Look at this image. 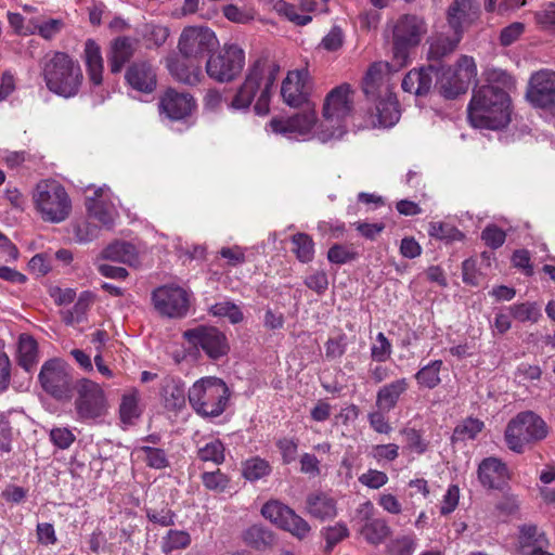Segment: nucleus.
Instances as JSON below:
<instances>
[{
    "mask_svg": "<svg viewBox=\"0 0 555 555\" xmlns=\"http://www.w3.org/2000/svg\"><path fill=\"white\" fill-rule=\"evenodd\" d=\"M353 112V91L349 83L333 88L325 96L323 121L315 130L321 142L339 139L345 133L346 120Z\"/></svg>",
    "mask_w": 555,
    "mask_h": 555,
    "instance_id": "3",
    "label": "nucleus"
},
{
    "mask_svg": "<svg viewBox=\"0 0 555 555\" xmlns=\"http://www.w3.org/2000/svg\"><path fill=\"white\" fill-rule=\"evenodd\" d=\"M486 82L473 92L468 121L475 128L499 130L511 121L509 92L515 80L507 72L492 68L486 73Z\"/></svg>",
    "mask_w": 555,
    "mask_h": 555,
    "instance_id": "1",
    "label": "nucleus"
},
{
    "mask_svg": "<svg viewBox=\"0 0 555 555\" xmlns=\"http://www.w3.org/2000/svg\"><path fill=\"white\" fill-rule=\"evenodd\" d=\"M527 99L533 106L555 113V72L541 69L533 73L529 79Z\"/></svg>",
    "mask_w": 555,
    "mask_h": 555,
    "instance_id": "20",
    "label": "nucleus"
},
{
    "mask_svg": "<svg viewBox=\"0 0 555 555\" xmlns=\"http://www.w3.org/2000/svg\"><path fill=\"white\" fill-rule=\"evenodd\" d=\"M197 455L203 462H212L214 464L219 465L224 462V446L218 439L212 440L199 448Z\"/></svg>",
    "mask_w": 555,
    "mask_h": 555,
    "instance_id": "49",
    "label": "nucleus"
},
{
    "mask_svg": "<svg viewBox=\"0 0 555 555\" xmlns=\"http://www.w3.org/2000/svg\"><path fill=\"white\" fill-rule=\"evenodd\" d=\"M409 389V382L402 377L382 386L376 393V408L382 411L393 410L401 396Z\"/></svg>",
    "mask_w": 555,
    "mask_h": 555,
    "instance_id": "29",
    "label": "nucleus"
},
{
    "mask_svg": "<svg viewBox=\"0 0 555 555\" xmlns=\"http://www.w3.org/2000/svg\"><path fill=\"white\" fill-rule=\"evenodd\" d=\"M64 23L60 18H50L42 23H34V28L29 29V34L38 33L46 40H51L61 33Z\"/></svg>",
    "mask_w": 555,
    "mask_h": 555,
    "instance_id": "54",
    "label": "nucleus"
},
{
    "mask_svg": "<svg viewBox=\"0 0 555 555\" xmlns=\"http://www.w3.org/2000/svg\"><path fill=\"white\" fill-rule=\"evenodd\" d=\"M83 62L90 82L100 86L103 81L104 62L101 48L93 39L85 42Z\"/></svg>",
    "mask_w": 555,
    "mask_h": 555,
    "instance_id": "30",
    "label": "nucleus"
},
{
    "mask_svg": "<svg viewBox=\"0 0 555 555\" xmlns=\"http://www.w3.org/2000/svg\"><path fill=\"white\" fill-rule=\"evenodd\" d=\"M191 543V537L183 530H169L162 541V551L169 554L172 551L185 548Z\"/></svg>",
    "mask_w": 555,
    "mask_h": 555,
    "instance_id": "44",
    "label": "nucleus"
},
{
    "mask_svg": "<svg viewBox=\"0 0 555 555\" xmlns=\"http://www.w3.org/2000/svg\"><path fill=\"white\" fill-rule=\"evenodd\" d=\"M219 46L216 34L207 26H186L178 40V51L186 60L198 61Z\"/></svg>",
    "mask_w": 555,
    "mask_h": 555,
    "instance_id": "13",
    "label": "nucleus"
},
{
    "mask_svg": "<svg viewBox=\"0 0 555 555\" xmlns=\"http://www.w3.org/2000/svg\"><path fill=\"white\" fill-rule=\"evenodd\" d=\"M245 66V52L236 43L224 44L217 53L209 55L206 62L207 76L220 83L236 79Z\"/></svg>",
    "mask_w": 555,
    "mask_h": 555,
    "instance_id": "10",
    "label": "nucleus"
},
{
    "mask_svg": "<svg viewBox=\"0 0 555 555\" xmlns=\"http://www.w3.org/2000/svg\"><path fill=\"white\" fill-rule=\"evenodd\" d=\"M162 397L165 408L168 410H180L185 405V387L180 379L168 378L165 380Z\"/></svg>",
    "mask_w": 555,
    "mask_h": 555,
    "instance_id": "33",
    "label": "nucleus"
},
{
    "mask_svg": "<svg viewBox=\"0 0 555 555\" xmlns=\"http://www.w3.org/2000/svg\"><path fill=\"white\" fill-rule=\"evenodd\" d=\"M369 454L377 463L392 462L399 456V447L396 443L376 444L371 448Z\"/></svg>",
    "mask_w": 555,
    "mask_h": 555,
    "instance_id": "58",
    "label": "nucleus"
},
{
    "mask_svg": "<svg viewBox=\"0 0 555 555\" xmlns=\"http://www.w3.org/2000/svg\"><path fill=\"white\" fill-rule=\"evenodd\" d=\"M169 37L168 27L159 24H146L143 38L147 42H152L154 47L163 46Z\"/></svg>",
    "mask_w": 555,
    "mask_h": 555,
    "instance_id": "57",
    "label": "nucleus"
},
{
    "mask_svg": "<svg viewBox=\"0 0 555 555\" xmlns=\"http://www.w3.org/2000/svg\"><path fill=\"white\" fill-rule=\"evenodd\" d=\"M428 234L431 237L447 242L462 241L464 238V234L459 229L443 222H431L429 224Z\"/></svg>",
    "mask_w": 555,
    "mask_h": 555,
    "instance_id": "48",
    "label": "nucleus"
},
{
    "mask_svg": "<svg viewBox=\"0 0 555 555\" xmlns=\"http://www.w3.org/2000/svg\"><path fill=\"white\" fill-rule=\"evenodd\" d=\"M443 367L442 360H434L422 366L414 375L421 388L434 389L441 383L440 372Z\"/></svg>",
    "mask_w": 555,
    "mask_h": 555,
    "instance_id": "37",
    "label": "nucleus"
},
{
    "mask_svg": "<svg viewBox=\"0 0 555 555\" xmlns=\"http://www.w3.org/2000/svg\"><path fill=\"white\" fill-rule=\"evenodd\" d=\"M42 77L51 92L66 99L78 94L83 80L79 63L64 52H55L46 59Z\"/></svg>",
    "mask_w": 555,
    "mask_h": 555,
    "instance_id": "4",
    "label": "nucleus"
},
{
    "mask_svg": "<svg viewBox=\"0 0 555 555\" xmlns=\"http://www.w3.org/2000/svg\"><path fill=\"white\" fill-rule=\"evenodd\" d=\"M518 542L522 552L534 545L547 546L548 540L545 533L535 525H524L519 528Z\"/></svg>",
    "mask_w": 555,
    "mask_h": 555,
    "instance_id": "40",
    "label": "nucleus"
},
{
    "mask_svg": "<svg viewBox=\"0 0 555 555\" xmlns=\"http://www.w3.org/2000/svg\"><path fill=\"white\" fill-rule=\"evenodd\" d=\"M146 516L150 521L163 527L172 526L175 524V513L168 507L160 509L147 508Z\"/></svg>",
    "mask_w": 555,
    "mask_h": 555,
    "instance_id": "64",
    "label": "nucleus"
},
{
    "mask_svg": "<svg viewBox=\"0 0 555 555\" xmlns=\"http://www.w3.org/2000/svg\"><path fill=\"white\" fill-rule=\"evenodd\" d=\"M42 389L56 400H70L74 383L69 366L60 359H51L43 363L39 373Z\"/></svg>",
    "mask_w": 555,
    "mask_h": 555,
    "instance_id": "12",
    "label": "nucleus"
},
{
    "mask_svg": "<svg viewBox=\"0 0 555 555\" xmlns=\"http://www.w3.org/2000/svg\"><path fill=\"white\" fill-rule=\"evenodd\" d=\"M279 66L267 68L261 60H257L248 69L243 83L237 89L228 107L232 111L247 112L257 92L259 96L254 111L259 116H266L270 112L271 89L276 79Z\"/></svg>",
    "mask_w": 555,
    "mask_h": 555,
    "instance_id": "2",
    "label": "nucleus"
},
{
    "mask_svg": "<svg viewBox=\"0 0 555 555\" xmlns=\"http://www.w3.org/2000/svg\"><path fill=\"white\" fill-rule=\"evenodd\" d=\"M192 409L203 417H217L228 405L230 390L227 384L214 376L196 380L188 391Z\"/></svg>",
    "mask_w": 555,
    "mask_h": 555,
    "instance_id": "6",
    "label": "nucleus"
},
{
    "mask_svg": "<svg viewBox=\"0 0 555 555\" xmlns=\"http://www.w3.org/2000/svg\"><path fill=\"white\" fill-rule=\"evenodd\" d=\"M358 254L351 247L335 244L327 251V259L335 264H345L357 258Z\"/></svg>",
    "mask_w": 555,
    "mask_h": 555,
    "instance_id": "56",
    "label": "nucleus"
},
{
    "mask_svg": "<svg viewBox=\"0 0 555 555\" xmlns=\"http://www.w3.org/2000/svg\"><path fill=\"white\" fill-rule=\"evenodd\" d=\"M92 302V295L88 292L80 294L76 304L70 310L63 313V321L67 325H75L81 323L87 314Z\"/></svg>",
    "mask_w": 555,
    "mask_h": 555,
    "instance_id": "43",
    "label": "nucleus"
},
{
    "mask_svg": "<svg viewBox=\"0 0 555 555\" xmlns=\"http://www.w3.org/2000/svg\"><path fill=\"white\" fill-rule=\"evenodd\" d=\"M547 434L546 423L534 412L526 411L508 422L504 437L509 450L522 453L527 446L543 440Z\"/></svg>",
    "mask_w": 555,
    "mask_h": 555,
    "instance_id": "7",
    "label": "nucleus"
},
{
    "mask_svg": "<svg viewBox=\"0 0 555 555\" xmlns=\"http://www.w3.org/2000/svg\"><path fill=\"white\" fill-rule=\"evenodd\" d=\"M392 352V346L389 339L384 333H378L375 341L371 346V357L374 361L385 362L387 361Z\"/></svg>",
    "mask_w": 555,
    "mask_h": 555,
    "instance_id": "55",
    "label": "nucleus"
},
{
    "mask_svg": "<svg viewBox=\"0 0 555 555\" xmlns=\"http://www.w3.org/2000/svg\"><path fill=\"white\" fill-rule=\"evenodd\" d=\"M274 10L279 15L299 26H305L312 21L309 14H299L294 4L283 0H279L274 3Z\"/></svg>",
    "mask_w": 555,
    "mask_h": 555,
    "instance_id": "46",
    "label": "nucleus"
},
{
    "mask_svg": "<svg viewBox=\"0 0 555 555\" xmlns=\"http://www.w3.org/2000/svg\"><path fill=\"white\" fill-rule=\"evenodd\" d=\"M125 79L132 89L152 93L157 86L156 68L147 61L133 62L127 68Z\"/></svg>",
    "mask_w": 555,
    "mask_h": 555,
    "instance_id": "24",
    "label": "nucleus"
},
{
    "mask_svg": "<svg viewBox=\"0 0 555 555\" xmlns=\"http://www.w3.org/2000/svg\"><path fill=\"white\" fill-rule=\"evenodd\" d=\"M482 428L483 423L481 421L469 417L455 427L453 438L455 440L475 439Z\"/></svg>",
    "mask_w": 555,
    "mask_h": 555,
    "instance_id": "53",
    "label": "nucleus"
},
{
    "mask_svg": "<svg viewBox=\"0 0 555 555\" xmlns=\"http://www.w3.org/2000/svg\"><path fill=\"white\" fill-rule=\"evenodd\" d=\"M102 257L107 260L133 266L138 262V251L134 245L128 242H115L108 245Z\"/></svg>",
    "mask_w": 555,
    "mask_h": 555,
    "instance_id": "35",
    "label": "nucleus"
},
{
    "mask_svg": "<svg viewBox=\"0 0 555 555\" xmlns=\"http://www.w3.org/2000/svg\"><path fill=\"white\" fill-rule=\"evenodd\" d=\"M166 66L170 75L179 82L194 86L201 81L202 72L199 66L188 65L177 57H168Z\"/></svg>",
    "mask_w": 555,
    "mask_h": 555,
    "instance_id": "32",
    "label": "nucleus"
},
{
    "mask_svg": "<svg viewBox=\"0 0 555 555\" xmlns=\"http://www.w3.org/2000/svg\"><path fill=\"white\" fill-rule=\"evenodd\" d=\"M511 315L519 322L535 323L541 317L540 308L534 302H522L509 308Z\"/></svg>",
    "mask_w": 555,
    "mask_h": 555,
    "instance_id": "47",
    "label": "nucleus"
},
{
    "mask_svg": "<svg viewBox=\"0 0 555 555\" xmlns=\"http://www.w3.org/2000/svg\"><path fill=\"white\" fill-rule=\"evenodd\" d=\"M415 547V539L411 535L397 538L388 545L389 552L392 555H412Z\"/></svg>",
    "mask_w": 555,
    "mask_h": 555,
    "instance_id": "62",
    "label": "nucleus"
},
{
    "mask_svg": "<svg viewBox=\"0 0 555 555\" xmlns=\"http://www.w3.org/2000/svg\"><path fill=\"white\" fill-rule=\"evenodd\" d=\"M86 207L90 219H94L105 228H111L118 214L112 202V193L106 185L93 190L92 196L86 197Z\"/></svg>",
    "mask_w": 555,
    "mask_h": 555,
    "instance_id": "22",
    "label": "nucleus"
},
{
    "mask_svg": "<svg viewBox=\"0 0 555 555\" xmlns=\"http://www.w3.org/2000/svg\"><path fill=\"white\" fill-rule=\"evenodd\" d=\"M195 106V100L190 93L178 92L172 88L167 89L159 100L160 115H165L170 120L186 118Z\"/></svg>",
    "mask_w": 555,
    "mask_h": 555,
    "instance_id": "23",
    "label": "nucleus"
},
{
    "mask_svg": "<svg viewBox=\"0 0 555 555\" xmlns=\"http://www.w3.org/2000/svg\"><path fill=\"white\" fill-rule=\"evenodd\" d=\"M271 472L269 463L260 457H253L243 464V476L250 481L259 480Z\"/></svg>",
    "mask_w": 555,
    "mask_h": 555,
    "instance_id": "45",
    "label": "nucleus"
},
{
    "mask_svg": "<svg viewBox=\"0 0 555 555\" xmlns=\"http://www.w3.org/2000/svg\"><path fill=\"white\" fill-rule=\"evenodd\" d=\"M139 41L134 38L120 36L111 42L108 63L112 73H119L125 64L134 55Z\"/></svg>",
    "mask_w": 555,
    "mask_h": 555,
    "instance_id": "27",
    "label": "nucleus"
},
{
    "mask_svg": "<svg viewBox=\"0 0 555 555\" xmlns=\"http://www.w3.org/2000/svg\"><path fill=\"white\" fill-rule=\"evenodd\" d=\"M204 487L214 492H223L230 483L229 477L220 469L214 472H205L201 476Z\"/></svg>",
    "mask_w": 555,
    "mask_h": 555,
    "instance_id": "52",
    "label": "nucleus"
},
{
    "mask_svg": "<svg viewBox=\"0 0 555 555\" xmlns=\"http://www.w3.org/2000/svg\"><path fill=\"white\" fill-rule=\"evenodd\" d=\"M427 33L425 21L415 14H403L392 27V59L395 66L401 68L408 64L409 53L418 46Z\"/></svg>",
    "mask_w": 555,
    "mask_h": 555,
    "instance_id": "8",
    "label": "nucleus"
},
{
    "mask_svg": "<svg viewBox=\"0 0 555 555\" xmlns=\"http://www.w3.org/2000/svg\"><path fill=\"white\" fill-rule=\"evenodd\" d=\"M155 310L163 317L181 319L186 315L190 306L189 293L176 285L157 287L152 294Z\"/></svg>",
    "mask_w": 555,
    "mask_h": 555,
    "instance_id": "15",
    "label": "nucleus"
},
{
    "mask_svg": "<svg viewBox=\"0 0 555 555\" xmlns=\"http://www.w3.org/2000/svg\"><path fill=\"white\" fill-rule=\"evenodd\" d=\"M17 362L27 372H30L38 362V344L28 334H22L18 337Z\"/></svg>",
    "mask_w": 555,
    "mask_h": 555,
    "instance_id": "34",
    "label": "nucleus"
},
{
    "mask_svg": "<svg viewBox=\"0 0 555 555\" xmlns=\"http://www.w3.org/2000/svg\"><path fill=\"white\" fill-rule=\"evenodd\" d=\"M183 338L194 348H201L210 359H219L229 351L225 335L214 326L199 325L183 333Z\"/></svg>",
    "mask_w": 555,
    "mask_h": 555,
    "instance_id": "17",
    "label": "nucleus"
},
{
    "mask_svg": "<svg viewBox=\"0 0 555 555\" xmlns=\"http://www.w3.org/2000/svg\"><path fill=\"white\" fill-rule=\"evenodd\" d=\"M478 16L479 7L474 0H454L448 11V21L451 28L461 34Z\"/></svg>",
    "mask_w": 555,
    "mask_h": 555,
    "instance_id": "26",
    "label": "nucleus"
},
{
    "mask_svg": "<svg viewBox=\"0 0 555 555\" xmlns=\"http://www.w3.org/2000/svg\"><path fill=\"white\" fill-rule=\"evenodd\" d=\"M261 515L299 540L306 539L311 531L310 525L302 517L278 500L268 501L261 508Z\"/></svg>",
    "mask_w": 555,
    "mask_h": 555,
    "instance_id": "14",
    "label": "nucleus"
},
{
    "mask_svg": "<svg viewBox=\"0 0 555 555\" xmlns=\"http://www.w3.org/2000/svg\"><path fill=\"white\" fill-rule=\"evenodd\" d=\"M312 90L310 74L307 68L289 70L282 81L281 95L286 105L300 107L310 105Z\"/></svg>",
    "mask_w": 555,
    "mask_h": 555,
    "instance_id": "19",
    "label": "nucleus"
},
{
    "mask_svg": "<svg viewBox=\"0 0 555 555\" xmlns=\"http://www.w3.org/2000/svg\"><path fill=\"white\" fill-rule=\"evenodd\" d=\"M134 453H137L139 457H142L151 468L164 469L169 466V461L163 449L151 446H140L134 450Z\"/></svg>",
    "mask_w": 555,
    "mask_h": 555,
    "instance_id": "41",
    "label": "nucleus"
},
{
    "mask_svg": "<svg viewBox=\"0 0 555 555\" xmlns=\"http://www.w3.org/2000/svg\"><path fill=\"white\" fill-rule=\"evenodd\" d=\"M139 391L131 389L122 395L121 402L119 405V416L124 424L131 425L141 415V409L139 406Z\"/></svg>",
    "mask_w": 555,
    "mask_h": 555,
    "instance_id": "38",
    "label": "nucleus"
},
{
    "mask_svg": "<svg viewBox=\"0 0 555 555\" xmlns=\"http://www.w3.org/2000/svg\"><path fill=\"white\" fill-rule=\"evenodd\" d=\"M293 253L302 262H311L314 258V243L311 236L306 233H297L292 237Z\"/></svg>",
    "mask_w": 555,
    "mask_h": 555,
    "instance_id": "42",
    "label": "nucleus"
},
{
    "mask_svg": "<svg viewBox=\"0 0 555 555\" xmlns=\"http://www.w3.org/2000/svg\"><path fill=\"white\" fill-rule=\"evenodd\" d=\"M478 480L487 489H502L509 479L506 465L498 457H487L478 466Z\"/></svg>",
    "mask_w": 555,
    "mask_h": 555,
    "instance_id": "25",
    "label": "nucleus"
},
{
    "mask_svg": "<svg viewBox=\"0 0 555 555\" xmlns=\"http://www.w3.org/2000/svg\"><path fill=\"white\" fill-rule=\"evenodd\" d=\"M245 541L256 548H262L273 542V534L261 526H251L244 533Z\"/></svg>",
    "mask_w": 555,
    "mask_h": 555,
    "instance_id": "50",
    "label": "nucleus"
},
{
    "mask_svg": "<svg viewBox=\"0 0 555 555\" xmlns=\"http://www.w3.org/2000/svg\"><path fill=\"white\" fill-rule=\"evenodd\" d=\"M388 411H382L377 409L376 411H373L369 413L367 420L370 423L371 428L378 433V434H385L388 435L391 433L392 427L388 422V418L385 416V413Z\"/></svg>",
    "mask_w": 555,
    "mask_h": 555,
    "instance_id": "63",
    "label": "nucleus"
},
{
    "mask_svg": "<svg viewBox=\"0 0 555 555\" xmlns=\"http://www.w3.org/2000/svg\"><path fill=\"white\" fill-rule=\"evenodd\" d=\"M73 390L76 391L75 410L79 420L92 421L105 414L107 400L98 383L80 378L75 383Z\"/></svg>",
    "mask_w": 555,
    "mask_h": 555,
    "instance_id": "11",
    "label": "nucleus"
},
{
    "mask_svg": "<svg viewBox=\"0 0 555 555\" xmlns=\"http://www.w3.org/2000/svg\"><path fill=\"white\" fill-rule=\"evenodd\" d=\"M481 238L487 246L496 249L504 244L506 234L498 225L489 224L481 232Z\"/></svg>",
    "mask_w": 555,
    "mask_h": 555,
    "instance_id": "61",
    "label": "nucleus"
},
{
    "mask_svg": "<svg viewBox=\"0 0 555 555\" xmlns=\"http://www.w3.org/2000/svg\"><path fill=\"white\" fill-rule=\"evenodd\" d=\"M459 75L450 67L442 69L441 74L433 67L412 69L402 80V89L405 92L413 93L417 96L426 95L433 88L434 79L437 80L436 87L441 95L447 99H454L459 94L450 95L449 91H454L459 85Z\"/></svg>",
    "mask_w": 555,
    "mask_h": 555,
    "instance_id": "9",
    "label": "nucleus"
},
{
    "mask_svg": "<svg viewBox=\"0 0 555 555\" xmlns=\"http://www.w3.org/2000/svg\"><path fill=\"white\" fill-rule=\"evenodd\" d=\"M459 75V85H456L454 91H449L450 95L465 93L470 82L477 76V66L472 56L463 55L459 59L456 69L454 70Z\"/></svg>",
    "mask_w": 555,
    "mask_h": 555,
    "instance_id": "36",
    "label": "nucleus"
},
{
    "mask_svg": "<svg viewBox=\"0 0 555 555\" xmlns=\"http://www.w3.org/2000/svg\"><path fill=\"white\" fill-rule=\"evenodd\" d=\"M462 34L454 31L452 36L439 35L430 43L429 55L434 59H441L452 53L461 41Z\"/></svg>",
    "mask_w": 555,
    "mask_h": 555,
    "instance_id": "39",
    "label": "nucleus"
},
{
    "mask_svg": "<svg viewBox=\"0 0 555 555\" xmlns=\"http://www.w3.org/2000/svg\"><path fill=\"white\" fill-rule=\"evenodd\" d=\"M392 62H395L392 60ZM399 68L395 63L375 62L366 70L362 80V90L369 99L377 100L384 95H388L389 89V75L391 72H397Z\"/></svg>",
    "mask_w": 555,
    "mask_h": 555,
    "instance_id": "21",
    "label": "nucleus"
},
{
    "mask_svg": "<svg viewBox=\"0 0 555 555\" xmlns=\"http://www.w3.org/2000/svg\"><path fill=\"white\" fill-rule=\"evenodd\" d=\"M209 312L215 317L228 318L232 324L243 321L241 309L231 301H220L209 308Z\"/></svg>",
    "mask_w": 555,
    "mask_h": 555,
    "instance_id": "51",
    "label": "nucleus"
},
{
    "mask_svg": "<svg viewBox=\"0 0 555 555\" xmlns=\"http://www.w3.org/2000/svg\"><path fill=\"white\" fill-rule=\"evenodd\" d=\"M317 124L314 106L306 105V108L288 118H272L267 130L281 134L287 139H299L308 135Z\"/></svg>",
    "mask_w": 555,
    "mask_h": 555,
    "instance_id": "18",
    "label": "nucleus"
},
{
    "mask_svg": "<svg viewBox=\"0 0 555 555\" xmlns=\"http://www.w3.org/2000/svg\"><path fill=\"white\" fill-rule=\"evenodd\" d=\"M31 199L44 222L61 223L72 212V199L66 189L54 179L39 181L33 191Z\"/></svg>",
    "mask_w": 555,
    "mask_h": 555,
    "instance_id": "5",
    "label": "nucleus"
},
{
    "mask_svg": "<svg viewBox=\"0 0 555 555\" xmlns=\"http://www.w3.org/2000/svg\"><path fill=\"white\" fill-rule=\"evenodd\" d=\"M354 520L359 526V533L372 545H379L391 533V529L385 518L377 517L371 501H365L356 509Z\"/></svg>",
    "mask_w": 555,
    "mask_h": 555,
    "instance_id": "16",
    "label": "nucleus"
},
{
    "mask_svg": "<svg viewBox=\"0 0 555 555\" xmlns=\"http://www.w3.org/2000/svg\"><path fill=\"white\" fill-rule=\"evenodd\" d=\"M306 504L307 512L321 520L334 518L337 514L336 501L324 492L310 493Z\"/></svg>",
    "mask_w": 555,
    "mask_h": 555,
    "instance_id": "31",
    "label": "nucleus"
},
{
    "mask_svg": "<svg viewBox=\"0 0 555 555\" xmlns=\"http://www.w3.org/2000/svg\"><path fill=\"white\" fill-rule=\"evenodd\" d=\"M324 539L326 541L325 551L331 552L333 547L348 537L349 530L344 524H336L324 530Z\"/></svg>",
    "mask_w": 555,
    "mask_h": 555,
    "instance_id": "60",
    "label": "nucleus"
},
{
    "mask_svg": "<svg viewBox=\"0 0 555 555\" xmlns=\"http://www.w3.org/2000/svg\"><path fill=\"white\" fill-rule=\"evenodd\" d=\"M376 113L371 116L373 127H392L400 118L399 104L392 93L384 95L376 100Z\"/></svg>",
    "mask_w": 555,
    "mask_h": 555,
    "instance_id": "28",
    "label": "nucleus"
},
{
    "mask_svg": "<svg viewBox=\"0 0 555 555\" xmlns=\"http://www.w3.org/2000/svg\"><path fill=\"white\" fill-rule=\"evenodd\" d=\"M100 228L89 219L77 222L74 227L75 237L79 243H88L96 238Z\"/></svg>",
    "mask_w": 555,
    "mask_h": 555,
    "instance_id": "59",
    "label": "nucleus"
}]
</instances>
